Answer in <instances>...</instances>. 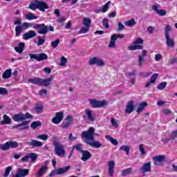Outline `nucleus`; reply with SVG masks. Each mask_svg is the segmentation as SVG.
<instances>
[{
  "mask_svg": "<svg viewBox=\"0 0 177 177\" xmlns=\"http://www.w3.org/2000/svg\"><path fill=\"white\" fill-rule=\"evenodd\" d=\"M44 44H45V38L38 37L37 46H41V45H44Z\"/></svg>",
  "mask_w": 177,
  "mask_h": 177,
  "instance_id": "obj_54",
  "label": "nucleus"
},
{
  "mask_svg": "<svg viewBox=\"0 0 177 177\" xmlns=\"http://www.w3.org/2000/svg\"><path fill=\"white\" fill-rule=\"evenodd\" d=\"M115 167V162L110 160L108 162V174L109 176L112 177L114 176V168Z\"/></svg>",
  "mask_w": 177,
  "mask_h": 177,
  "instance_id": "obj_15",
  "label": "nucleus"
},
{
  "mask_svg": "<svg viewBox=\"0 0 177 177\" xmlns=\"http://www.w3.org/2000/svg\"><path fill=\"white\" fill-rule=\"evenodd\" d=\"M102 25L105 28H110V26L109 25V19L104 18L102 20Z\"/></svg>",
  "mask_w": 177,
  "mask_h": 177,
  "instance_id": "obj_52",
  "label": "nucleus"
},
{
  "mask_svg": "<svg viewBox=\"0 0 177 177\" xmlns=\"http://www.w3.org/2000/svg\"><path fill=\"white\" fill-rule=\"evenodd\" d=\"M115 39L111 35V40L109 44V48H115Z\"/></svg>",
  "mask_w": 177,
  "mask_h": 177,
  "instance_id": "obj_45",
  "label": "nucleus"
},
{
  "mask_svg": "<svg viewBox=\"0 0 177 177\" xmlns=\"http://www.w3.org/2000/svg\"><path fill=\"white\" fill-rule=\"evenodd\" d=\"M156 62H161L162 60V55L158 53L155 55Z\"/></svg>",
  "mask_w": 177,
  "mask_h": 177,
  "instance_id": "obj_58",
  "label": "nucleus"
},
{
  "mask_svg": "<svg viewBox=\"0 0 177 177\" xmlns=\"http://www.w3.org/2000/svg\"><path fill=\"white\" fill-rule=\"evenodd\" d=\"M30 174L28 169H19L13 177H26Z\"/></svg>",
  "mask_w": 177,
  "mask_h": 177,
  "instance_id": "obj_14",
  "label": "nucleus"
},
{
  "mask_svg": "<svg viewBox=\"0 0 177 177\" xmlns=\"http://www.w3.org/2000/svg\"><path fill=\"white\" fill-rule=\"evenodd\" d=\"M172 30V28L169 25H166L165 27V35L166 39V44L168 48H174L175 46V41L171 37L169 32Z\"/></svg>",
  "mask_w": 177,
  "mask_h": 177,
  "instance_id": "obj_3",
  "label": "nucleus"
},
{
  "mask_svg": "<svg viewBox=\"0 0 177 177\" xmlns=\"http://www.w3.org/2000/svg\"><path fill=\"white\" fill-rule=\"evenodd\" d=\"M124 25L127 26V27H133V26L136 25V21L134 19H131V20L125 21Z\"/></svg>",
  "mask_w": 177,
  "mask_h": 177,
  "instance_id": "obj_36",
  "label": "nucleus"
},
{
  "mask_svg": "<svg viewBox=\"0 0 177 177\" xmlns=\"http://www.w3.org/2000/svg\"><path fill=\"white\" fill-rule=\"evenodd\" d=\"M73 148L76 149V150H77V151H80V153H81V151H84V150H82V144H77L75 147H73Z\"/></svg>",
  "mask_w": 177,
  "mask_h": 177,
  "instance_id": "obj_60",
  "label": "nucleus"
},
{
  "mask_svg": "<svg viewBox=\"0 0 177 177\" xmlns=\"http://www.w3.org/2000/svg\"><path fill=\"white\" fill-rule=\"evenodd\" d=\"M89 28H90L88 26L82 27L80 28L79 32L80 34H86V32L89 31Z\"/></svg>",
  "mask_w": 177,
  "mask_h": 177,
  "instance_id": "obj_51",
  "label": "nucleus"
},
{
  "mask_svg": "<svg viewBox=\"0 0 177 177\" xmlns=\"http://www.w3.org/2000/svg\"><path fill=\"white\" fill-rule=\"evenodd\" d=\"M152 160L154 162V165H160L163 161H165V156L159 155L152 158Z\"/></svg>",
  "mask_w": 177,
  "mask_h": 177,
  "instance_id": "obj_18",
  "label": "nucleus"
},
{
  "mask_svg": "<svg viewBox=\"0 0 177 177\" xmlns=\"http://www.w3.org/2000/svg\"><path fill=\"white\" fill-rule=\"evenodd\" d=\"M112 37L115 39V41H117V38H124V37H125V35H122V34H113L112 35Z\"/></svg>",
  "mask_w": 177,
  "mask_h": 177,
  "instance_id": "obj_63",
  "label": "nucleus"
},
{
  "mask_svg": "<svg viewBox=\"0 0 177 177\" xmlns=\"http://www.w3.org/2000/svg\"><path fill=\"white\" fill-rule=\"evenodd\" d=\"M0 95H8V90L5 88L0 87Z\"/></svg>",
  "mask_w": 177,
  "mask_h": 177,
  "instance_id": "obj_64",
  "label": "nucleus"
},
{
  "mask_svg": "<svg viewBox=\"0 0 177 177\" xmlns=\"http://www.w3.org/2000/svg\"><path fill=\"white\" fill-rule=\"evenodd\" d=\"M53 146L55 147V153L58 156V157H64V156H66V151L64 150V146H63V145L55 141L53 142Z\"/></svg>",
  "mask_w": 177,
  "mask_h": 177,
  "instance_id": "obj_5",
  "label": "nucleus"
},
{
  "mask_svg": "<svg viewBox=\"0 0 177 177\" xmlns=\"http://www.w3.org/2000/svg\"><path fill=\"white\" fill-rule=\"evenodd\" d=\"M140 171H141L142 174L150 172L151 171V162L145 163L142 167L140 168Z\"/></svg>",
  "mask_w": 177,
  "mask_h": 177,
  "instance_id": "obj_19",
  "label": "nucleus"
},
{
  "mask_svg": "<svg viewBox=\"0 0 177 177\" xmlns=\"http://www.w3.org/2000/svg\"><path fill=\"white\" fill-rule=\"evenodd\" d=\"M18 146V142L10 140L4 144H0V150L6 151V150H10V149H16Z\"/></svg>",
  "mask_w": 177,
  "mask_h": 177,
  "instance_id": "obj_7",
  "label": "nucleus"
},
{
  "mask_svg": "<svg viewBox=\"0 0 177 177\" xmlns=\"http://www.w3.org/2000/svg\"><path fill=\"white\" fill-rule=\"evenodd\" d=\"M28 8L30 10H37V9H39L40 12H45L46 9H49V6H48V4L45 1L37 0H32Z\"/></svg>",
  "mask_w": 177,
  "mask_h": 177,
  "instance_id": "obj_2",
  "label": "nucleus"
},
{
  "mask_svg": "<svg viewBox=\"0 0 177 177\" xmlns=\"http://www.w3.org/2000/svg\"><path fill=\"white\" fill-rule=\"evenodd\" d=\"M46 171H48V166L47 165L42 166L37 171V177L44 176V174L46 172Z\"/></svg>",
  "mask_w": 177,
  "mask_h": 177,
  "instance_id": "obj_28",
  "label": "nucleus"
},
{
  "mask_svg": "<svg viewBox=\"0 0 177 177\" xmlns=\"http://www.w3.org/2000/svg\"><path fill=\"white\" fill-rule=\"evenodd\" d=\"M84 113H85V114L87 117V120H88V121H90L91 122H93V121H95V118L92 115V111L91 109H85Z\"/></svg>",
  "mask_w": 177,
  "mask_h": 177,
  "instance_id": "obj_27",
  "label": "nucleus"
},
{
  "mask_svg": "<svg viewBox=\"0 0 177 177\" xmlns=\"http://www.w3.org/2000/svg\"><path fill=\"white\" fill-rule=\"evenodd\" d=\"M95 128L91 127L86 131H82V138L86 139L84 140V143L91 146V147L100 149L103 146V144L99 140H95Z\"/></svg>",
  "mask_w": 177,
  "mask_h": 177,
  "instance_id": "obj_1",
  "label": "nucleus"
},
{
  "mask_svg": "<svg viewBox=\"0 0 177 177\" xmlns=\"http://www.w3.org/2000/svg\"><path fill=\"white\" fill-rule=\"evenodd\" d=\"M53 80V75H50L48 78L41 79L40 86H49Z\"/></svg>",
  "mask_w": 177,
  "mask_h": 177,
  "instance_id": "obj_17",
  "label": "nucleus"
},
{
  "mask_svg": "<svg viewBox=\"0 0 177 177\" xmlns=\"http://www.w3.org/2000/svg\"><path fill=\"white\" fill-rule=\"evenodd\" d=\"M14 25L15 26H21V18H17L14 21Z\"/></svg>",
  "mask_w": 177,
  "mask_h": 177,
  "instance_id": "obj_62",
  "label": "nucleus"
},
{
  "mask_svg": "<svg viewBox=\"0 0 177 177\" xmlns=\"http://www.w3.org/2000/svg\"><path fill=\"white\" fill-rule=\"evenodd\" d=\"M120 149V150H122L123 151H125L126 154L127 156H129V149H130L129 146L123 145V146H121Z\"/></svg>",
  "mask_w": 177,
  "mask_h": 177,
  "instance_id": "obj_46",
  "label": "nucleus"
},
{
  "mask_svg": "<svg viewBox=\"0 0 177 177\" xmlns=\"http://www.w3.org/2000/svg\"><path fill=\"white\" fill-rule=\"evenodd\" d=\"M26 145H28L32 147H42V146H44V143H42V142L37 140H31L30 141H28Z\"/></svg>",
  "mask_w": 177,
  "mask_h": 177,
  "instance_id": "obj_20",
  "label": "nucleus"
},
{
  "mask_svg": "<svg viewBox=\"0 0 177 177\" xmlns=\"http://www.w3.org/2000/svg\"><path fill=\"white\" fill-rule=\"evenodd\" d=\"M70 169V166H66L64 167H61L56 169L55 170H53L51 173L48 175V176H55V175H63V174H66V172H68V170Z\"/></svg>",
  "mask_w": 177,
  "mask_h": 177,
  "instance_id": "obj_9",
  "label": "nucleus"
},
{
  "mask_svg": "<svg viewBox=\"0 0 177 177\" xmlns=\"http://www.w3.org/2000/svg\"><path fill=\"white\" fill-rule=\"evenodd\" d=\"M59 44H60V39H57L56 40L51 41V46L55 49L57 46H59Z\"/></svg>",
  "mask_w": 177,
  "mask_h": 177,
  "instance_id": "obj_48",
  "label": "nucleus"
},
{
  "mask_svg": "<svg viewBox=\"0 0 177 177\" xmlns=\"http://www.w3.org/2000/svg\"><path fill=\"white\" fill-rule=\"evenodd\" d=\"M134 103L135 102L133 100H131L127 103L124 110V113L126 114H131L133 113V111L135 110V106H133Z\"/></svg>",
  "mask_w": 177,
  "mask_h": 177,
  "instance_id": "obj_13",
  "label": "nucleus"
},
{
  "mask_svg": "<svg viewBox=\"0 0 177 177\" xmlns=\"http://www.w3.org/2000/svg\"><path fill=\"white\" fill-rule=\"evenodd\" d=\"M66 64L67 58H65L64 57H61V62L59 63V66H61V67H63L66 66Z\"/></svg>",
  "mask_w": 177,
  "mask_h": 177,
  "instance_id": "obj_53",
  "label": "nucleus"
},
{
  "mask_svg": "<svg viewBox=\"0 0 177 177\" xmlns=\"http://www.w3.org/2000/svg\"><path fill=\"white\" fill-rule=\"evenodd\" d=\"M3 120L0 122L1 125H10L12 119L8 115H3Z\"/></svg>",
  "mask_w": 177,
  "mask_h": 177,
  "instance_id": "obj_26",
  "label": "nucleus"
},
{
  "mask_svg": "<svg viewBox=\"0 0 177 177\" xmlns=\"http://www.w3.org/2000/svg\"><path fill=\"white\" fill-rule=\"evenodd\" d=\"M64 113L62 111L57 112L55 114V116L52 119L51 122L53 124H55L56 125L60 124L62 121H63Z\"/></svg>",
  "mask_w": 177,
  "mask_h": 177,
  "instance_id": "obj_12",
  "label": "nucleus"
},
{
  "mask_svg": "<svg viewBox=\"0 0 177 177\" xmlns=\"http://www.w3.org/2000/svg\"><path fill=\"white\" fill-rule=\"evenodd\" d=\"M89 102L90 104H91V107H93V109L104 107V106H107L108 104L106 100L99 101L97 100H89Z\"/></svg>",
  "mask_w": 177,
  "mask_h": 177,
  "instance_id": "obj_10",
  "label": "nucleus"
},
{
  "mask_svg": "<svg viewBox=\"0 0 177 177\" xmlns=\"http://www.w3.org/2000/svg\"><path fill=\"white\" fill-rule=\"evenodd\" d=\"M49 136L46 134H42L37 136V139H40L41 140H46Z\"/></svg>",
  "mask_w": 177,
  "mask_h": 177,
  "instance_id": "obj_56",
  "label": "nucleus"
},
{
  "mask_svg": "<svg viewBox=\"0 0 177 177\" xmlns=\"http://www.w3.org/2000/svg\"><path fill=\"white\" fill-rule=\"evenodd\" d=\"M11 171H12V166L7 167L6 168V171H5L4 174H3V176L4 177L9 176V174H10Z\"/></svg>",
  "mask_w": 177,
  "mask_h": 177,
  "instance_id": "obj_49",
  "label": "nucleus"
},
{
  "mask_svg": "<svg viewBox=\"0 0 177 177\" xmlns=\"http://www.w3.org/2000/svg\"><path fill=\"white\" fill-rule=\"evenodd\" d=\"M123 30H125V26L124 24H122L121 22H118V29L116 31L118 32H120V31H122Z\"/></svg>",
  "mask_w": 177,
  "mask_h": 177,
  "instance_id": "obj_47",
  "label": "nucleus"
},
{
  "mask_svg": "<svg viewBox=\"0 0 177 177\" xmlns=\"http://www.w3.org/2000/svg\"><path fill=\"white\" fill-rule=\"evenodd\" d=\"M37 62H42V60H48V55L46 53L37 54Z\"/></svg>",
  "mask_w": 177,
  "mask_h": 177,
  "instance_id": "obj_34",
  "label": "nucleus"
},
{
  "mask_svg": "<svg viewBox=\"0 0 177 177\" xmlns=\"http://www.w3.org/2000/svg\"><path fill=\"white\" fill-rule=\"evenodd\" d=\"M31 27V23L24 22L21 25H18L15 27V36L19 37L24 30L30 28Z\"/></svg>",
  "mask_w": 177,
  "mask_h": 177,
  "instance_id": "obj_8",
  "label": "nucleus"
},
{
  "mask_svg": "<svg viewBox=\"0 0 177 177\" xmlns=\"http://www.w3.org/2000/svg\"><path fill=\"white\" fill-rule=\"evenodd\" d=\"M24 43H19V46L15 48V50L17 53H23V50H24Z\"/></svg>",
  "mask_w": 177,
  "mask_h": 177,
  "instance_id": "obj_33",
  "label": "nucleus"
},
{
  "mask_svg": "<svg viewBox=\"0 0 177 177\" xmlns=\"http://www.w3.org/2000/svg\"><path fill=\"white\" fill-rule=\"evenodd\" d=\"M132 171H133L132 168H128V169H124L122 171V176H127V175H131V174H132Z\"/></svg>",
  "mask_w": 177,
  "mask_h": 177,
  "instance_id": "obj_41",
  "label": "nucleus"
},
{
  "mask_svg": "<svg viewBox=\"0 0 177 177\" xmlns=\"http://www.w3.org/2000/svg\"><path fill=\"white\" fill-rule=\"evenodd\" d=\"M82 24L84 27L91 28V24H92V20L91 18L84 17L82 21Z\"/></svg>",
  "mask_w": 177,
  "mask_h": 177,
  "instance_id": "obj_30",
  "label": "nucleus"
},
{
  "mask_svg": "<svg viewBox=\"0 0 177 177\" xmlns=\"http://www.w3.org/2000/svg\"><path fill=\"white\" fill-rule=\"evenodd\" d=\"M110 5H111V1H108L105 5H104L102 8H101V12L102 13H106V12H107V10H109Z\"/></svg>",
  "mask_w": 177,
  "mask_h": 177,
  "instance_id": "obj_37",
  "label": "nucleus"
},
{
  "mask_svg": "<svg viewBox=\"0 0 177 177\" xmlns=\"http://www.w3.org/2000/svg\"><path fill=\"white\" fill-rule=\"evenodd\" d=\"M152 10L156 12L159 16H165L167 15V11L165 10H158V6L157 5L152 6Z\"/></svg>",
  "mask_w": 177,
  "mask_h": 177,
  "instance_id": "obj_25",
  "label": "nucleus"
},
{
  "mask_svg": "<svg viewBox=\"0 0 177 177\" xmlns=\"http://www.w3.org/2000/svg\"><path fill=\"white\" fill-rule=\"evenodd\" d=\"M165 88H167V82H162L160 83L157 86V89H158V91H164V89H165Z\"/></svg>",
  "mask_w": 177,
  "mask_h": 177,
  "instance_id": "obj_42",
  "label": "nucleus"
},
{
  "mask_svg": "<svg viewBox=\"0 0 177 177\" xmlns=\"http://www.w3.org/2000/svg\"><path fill=\"white\" fill-rule=\"evenodd\" d=\"M157 78H158V73L153 74L151 77V83L154 84Z\"/></svg>",
  "mask_w": 177,
  "mask_h": 177,
  "instance_id": "obj_55",
  "label": "nucleus"
},
{
  "mask_svg": "<svg viewBox=\"0 0 177 177\" xmlns=\"http://www.w3.org/2000/svg\"><path fill=\"white\" fill-rule=\"evenodd\" d=\"M41 126H42V123L41 122V121H35V122H32L30 124L32 129H37L38 127H41Z\"/></svg>",
  "mask_w": 177,
  "mask_h": 177,
  "instance_id": "obj_35",
  "label": "nucleus"
},
{
  "mask_svg": "<svg viewBox=\"0 0 177 177\" xmlns=\"http://www.w3.org/2000/svg\"><path fill=\"white\" fill-rule=\"evenodd\" d=\"M177 138V129L171 131L169 136V140H175Z\"/></svg>",
  "mask_w": 177,
  "mask_h": 177,
  "instance_id": "obj_39",
  "label": "nucleus"
},
{
  "mask_svg": "<svg viewBox=\"0 0 177 177\" xmlns=\"http://www.w3.org/2000/svg\"><path fill=\"white\" fill-rule=\"evenodd\" d=\"M28 82L33 84L34 85H40L41 86V78L34 77L28 80Z\"/></svg>",
  "mask_w": 177,
  "mask_h": 177,
  "instance_id": "obj_31",
  "label": "nucleus"
},
{
  "mask_svg": "<svg viewBox=\"0 0 177 177\" xmlns=\"http://www.w3.org/2000/svg\"><path fill=\"white\" fill-rule=\"evenodd\" d=\"M147 106V102H142L139 104L138 108L137 109L136 111L138 113V114H139L140 113H142V111H143V110H145V108Z\"/></svg>",
  "mask_w": 177,
  "mask_h": 177,
  "instance_id": "obj_32",
  "label": "nucleus"
},
{
  "mask_svg": "<svg viewBox=\"0 0 177 177\" xmlns=\"http://www.w3.org/2000/svg\"><path fill=\"white\" fill-rule=\"evenodd\" d=\"M111 124H112V127H114L115 128H118V123L117 122V120H115V119L111 118Z\"/></svg>",
  "mask_w": 177,
  "mask_h": 177,
  "instance_id": "obj_61",
  "label": "nucleus"
},
{
  "mask_svg": "<svg viewBox=\"0 0 177 177\" xmlns=\"http://www.w3.org/2000/svg\"><path fill=\"white\" fill-rule=\"evenodd\" d=\"M105 138H106V139L109 140L112 143V145H113V146H117V145H118V141L117 140L114 139V138H113L110 136H106Z\"/></svg>",
  "mask_w": 177,
  "mask_h": 177,
  "instance_id": "obj_38",
  "label": "nucleus"
},
{
  "mask_svg": "<svg viewBox=\"0 0 177 177\" xmlns=\"http://www.w3.org/2000/svg\"><path fill=\"white\" fill-rule=\"evenodd\" d=\"M142 44H143V39L140 37L137 38L134 41V45H142Z\"/></svg>",
  "mask_w": 177,
  "mask_h": 177,
  "instance_id": "obj_59",
  "label": "nucleus"
},
{
  "mask_svg": "<svg viewBox=\"0 0 177 177\" xmlns=\"http://www.w3.org/2000/svg\"><path fill=\"white\" fill-rule=\"evenodd\" d=\"M139 150L142 156H145V154H146V151H145V145H143V144L139 145Z\"/></svg>",
  "mask_w": 177,
  "mask_h": 177,
  "instance_id": "obj_57",
  "label": "nucleus"
},
{
  "mask_svg": "<svg viewBox=\"0 0 177 177\" xmlns=\"http://www.w3.org/2000/svg\"><path fill=\"white\" fill-rule=\"evenodd\" d=\"M28 121H24L21 123H19L15 126H13V128L16 129V128H19V131H24V129H28V128H30L28 126Z\"/></svg>",
  "mask_w": 177,
  "mask_h": 177,
  "instance_id": "obj_23",
  "label": "nucleus"
},
{
  "mask_svg": "<svg viewBox=\"0 0 177 177\" xmlns=\"http://www.w3.org/2000/svg\"><path fill=\"white\" fill-rule=\"evenodd\" d=\"M88 64L90 66L96 64V66H98V67H103L106 64L104 63V61L102 59V58L93 57L88 60Z\"/></svg>",
  "mask_w": 177,
  "mask_h": 177,
  "instance_id": "obj_11",
  "label": "nucleus"
},
{
  "mask_svg": "<svg viewBox=\"0 0 177 177\" xmlns=\"http://www.w3.org/2000/svg\"><path fill=\"white\" fill-rule=\"evenodd\" d=\"M72 124H73V117L68 115L62 122V128L64 129H66V128H68V127H70V125H71Z\"/></svg>",
  "mask_w": 177,
  "mask_h": 177,
  "instance_id": "obj_21",
  "label": "nucleus"
},
{
  "mask_svg": "<svg viewBox=\"0 0 177 177\" xmlns=\"http://www.w3.org/2000/svg\"><path fill=\"white\" fill-rule=\"evenodd\" d=\"M43 109H44V106H42V104H36V107L35 108V110L36 113H41Z\"/></svg>",
  "mask_w": 177,
  "mask_h": 177,
  "instance_id": "obj_50",
  "label": "nucleus"
},
{
  "mask_svg": "<svg viewBox=\"0 0 177 177\" xmlns=\"http://www.w3.org/2000/svg\"><path fill=\"white\" fill-rule=\"evenodd\" d=\"M35 37H37V32H35V30H31L24 34L23 39L27 41L28 39H31V38H34Z\"/></svg>",
  "mask_w": 177,
  "mask_h": 177,
  "instance_id": "obj_16",
  "label": "nucleus"
},
{
  "mask_svg": "<svg viewBox=\"0 0 177 177\" xmlns=\"http://www.w3.org/2000/svg\"><path fill=\"white\" fill-rule=\"evenodd\" d=\"M29 158H30L32 162H35L38 158V156L35 153H29Z\"/></svg>",
  "mask_w": 177,
  "mask_h": 177,
  "instance_id": "obj_44",
  "label": "nucleus"
},
{
  "mask_svg": "<svg viewBox=\"0 0 177 177\" xmlns=\"http://www.w3.org/2000/svg\"><path fill=\"white\" fill-rule=\"evenodd\" d=\"M10 77H12V68H8L3 73L2 78H3V80H8Z\"/></svg>",
  "mask_w": 177,
  "mask_h": 177,
  "instance_id": "obj_29",
  "label": "nucleus"
},
{
  "mask_svg": "<svg viewBox=\"0 0 177 177\" xmlns=\"http://www.w3.org/2000/svg\"><path fill=\"white\" fill-rule=\"evenodd\" d=\"M138 49H143V46L133 45L128 47L129 50H136Z\"/></svg>",
  "mask_w": 177,
  "mask_h": 177,
  "instance_id": "obj_43",
  "label": "nucleus"
},
{
  "mask_svg": "<svg viewBox=\"0 0 177 177\" xmlns=\"http://www.w3.org/2000/svg\"><path fill=\"white\" fill-rule=\"evenodd\" d=\"M30 24L31 27H32L34 30H37V34H41L42 35H46L48 34V26L45 25V24Z\"/></svg>",
  "mask_w": 177,
  "mask_h": 177,
  "instance_id": "obj_4",
  "label": "nucleus"
},
{
  "mask_svg": "<svg viewBox=\"0 0 177 177\" xmlns=\"http://www.w3.org/2000/svg\"><path fill=\"white\" fill-rule=\"evenodd\" d=\"M147 56V50H142V55L138 56L139 67H142V66H143V62H145V59L143 57H146Z\"/></svg>",
  "mask_w": 177,
  "mask_h": 177,
  "instance_id": "obj_24",
  "label": "nucleus"
},
{
  "mask_svg": "<svg viewBox=\"0 0 177 177\" xmlns=\"http://www.w3.org/2000/svg\"><path fill=\"white\" fill-rule=\"evenodd\" d=\"M82 153V158L81 160L82 161H88L91 157H92V153L89 152V151L84 150L81 151Z\"/></svg>",
  "mask_w": 177,
  "mask_h": 177,
  "instance_id": "obj_22",
  "label": "nucleus"
},
{
  "mask_svg": "<svg viewBox=\"0 0 177 177\" xmlns=\"http://www.w3.org/2000/svg\"><path fill=\"white\" fill-rule=\"evenodd\" d=\"M26 20H35L38 19V17L35 16L32 12H29L27 15H26Z\"/></svg>",
  "mask_w": 177,
  "mask_h": 177,
  "instance_id": "obj_40",
  "label": "nucleus"
},
{
  "mask_svg": "<svg viewBox=\"0 0 177 177\" xmlns=\"http://www.w3.org/2000/svg\"><path fill=\"white\" fill-rule=\"evenodd\" d=\"M32 115L30 114V113H26V114L19 113L15 114L12 119L15 122H21V121H25V120H28V118H32Z\"/></svg>",
  "mask_w": 177,
  "mask_h": 177,
  "instance_id": "obj_6",
  "label": "nucleus"
}]
</instances>
